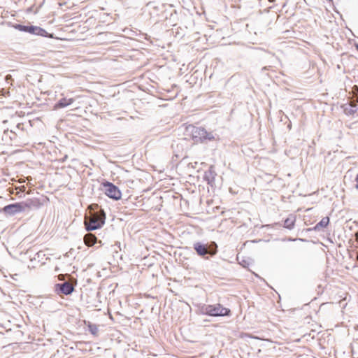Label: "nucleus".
I'll list each match as a JSON object with an SVG mask.
<instances>
[{"label":"nucleus","mask_w":358,"mask_h":358,"mask_svg":"<svg viewBox=\"0 0 358 358\" xmlns=\"http://www.w3.org/2000/svg\"><path fill=\"white\" fill-rule=\"evenodd\" d=\"M106 215L101 210L97 212L90 211L85 217V225L87 231L100 229L105 223Z\"/></svg>","instance_id":"1"},{"label":"nucleus","mask_w":358,"mask_h":358,"mask_svg":"<svg viewBox=\"0 0 358 358\" xmlns=\"http://www.w3.org/2000/svg\"><path fill=\"white\" fill-rule=\"evenodd\" d=\"M217 136L213 132L208 131L203 127H194L192 130V138L196 143L215 141Z\"/></svg>","instance_id":"2"},{"label":"nucleus","mask_w":358,"mask_h":358,"mask_svg":"<svg viewBox=\"0 0 358 358\" xmlns=\"http://www.w3.org/2000/svg\"><path fill=\"white\" fill-rule=\"evenodd\" d=\"M201 311L203 314L215 317L225 316L230 314V310L224 308L220 303L216 305H206L202 307Z\"/></svg>","instance_id":"3"},{"label":"nucleus","mask_w":358,"mask_h":358,"mask_svg":"<svg viewBox=\"0 0 358 358\" xmlns=\"http://www.w3.org/2000/svg\"><path fill=\"white\" fill-rule=\"evenodd\" d=\"M193 248L198 255L204 257L206 255H215L217 253V246L215 242H213L210 245L196 242L194 243Z\"/></svg>","instance_id":"4"},{"label":"nucleus","mask_w":358,"mask_h":358,"mask_svg":"<svg viewBox=\"0 0 358 358\" xmlns=\"http://www.w3.org/2000/svg\"><path fill=\"white\" fill-rule=\"evenodd\" d=\"M103 190L108 197L114 200H119L121 198L122 194L119 188L111 182L103 183Z\"/></svg>","instance_id":"5"},{"label":"nucleus","mask_w":358,"mask_h":358,"mask_svg":"<svg viewBox=\"0 0 358 358\" xmlns=\"http://www.w3.org/2000/svg\"><path fill=\"white\" fill-rule=\"evenodd\" d=\"M55 290L58 294L69 295L74 291L73 285L69 282L56 284Z\"/></svg>","instance_id":"6"},{"label":"nucleus","mask_w":358,"mask_h":358,"mask_svg":"<svg viewBox=\"0 0 358 358\" xmlns=\"http://www.w3.org/2000/svg\"><path fill=\"white\" fill-rule=\"evenodd\" d=\"M2 211L8 215H13L15 214L24 212L23 207L22 205V203H15L13 204H9L8 206H6L3 209Z\"/></svg>","instance_id":"7"},{"label":"nucleus","mask_w":358,"mask_h":358,"mask_svg":"<svg viewBox=\"0 0 358 358\" xmlns=\"http://www.w3.org/2000/svg\"><path fill=\"white\" fill-rule=\"evenodd\" d=\"M15 27L20 31L36 35H43V33L45 32L44 29L36 26H24L22 24H16Z\"/></svg>","instance_id":"8"},{"label":"nucleus","mask_w":358,"mask_h":358,"mask_svg":"<svg viewBox=\"0 0 358 358\" xmlns=\"http://www.w3.org/2000/svg\"><path fill=\"white\" fill-rule=\"evenodd\" d=\"M23 210L25 211L26 210H30V209H36L38 208L41 206V203L40 200L37 198L34 199H27L25 201L21 202Z\"/></svg>","instance_id":"9"},{"label":"nucleus","mask_w":358,"mask_h":358,"mask_svg":"<svg viewBox=\"0 0 358 358\" xmlns=\"http://www.w3.org/2000/svg\"><path fill=\"white\" fill-rule=\"evenodd\" d=\"M296 216L294 215H289L287 218L284 221L283 227L289 230L294 229L296 222Z\"/></svg>","instance_id":"10"},{"label":"nucleus","mask_w":358,"mask_h":358,"mask_svg":"<svg viewBox=\"0 0 358 358\" xmlns=\"http://www.w3.org/2000/svg\"><path fill=\"white\" fill-rule=\"evenodd\" d=\"M73 102V99H66L63 98L60 99L58 103L55 105V108H64L71 105Z\"/></svg>","instance_id":"11"},{"label":"nucleus","mask_w":358,"mask_h":358,"mask_svg":"<svg viewBox=\"0 0 358 358\" xmlns=\"http://www.w3.org/2000/svg\"><path fill=\"white\" fill-rule=\"evenodd\" d=\"M329 222V218L328 217H323L314 227L315 231H320L323 228H325Z\"/></svg>","instance_id":"12"},{"label":"nucleus","mask_w":358,"mask_h":358,"mask_svg":"<svg viewBox=\"0 0 358 358\" xmlns=\"http://www.w3.org/2000/svg\"><path fill=\"white\" fill-rule=\"evenodd\" d=\"M96 241V237L92 234H87L84 237L85 243L88 246L93 245Z\"/></svg>","instance_id":"13"},{"label":"nucleus","mask_w":358,"mask_h":358,"mask_svg":"<svg viewBox=\"0 0 358 358\" xmlns=\"http://www.w3.org/2000/svg\"><path fill=\"white\" fill-rule=\"evenodd\" d=\"M88 329L90 331V333L94 336H96L99 332L98 327L96 324H89Z\"/></svg>","instance_id":"14"},{"label":"nucleus","mask_w":358,"mask_h":358,"mask_svg":"<svg viewBox=\"0 0 358 358\" xmlns=\"http://www.w3.org/2000/svg\"><path fill=\"white\" fill-rule=\"evenodd\" d=\"M355 188L358 189V174L356 176L355 179Z\"/></svg>","instance_id":"15"},{"label":"nucleus","mask_w":358,"mask_h":358,"mask_svg":"<svg viewBox=\"0 0 358 358\" xmlns=\"http://www.w3.org/2000/svg\"><path fill=\"white\" fill-rule=\"evenodd\" d=\"M11 78V76L10 75H8L6 77V80H10Z\"/></svg>","instance_id":"16"},{"label":"nucleus","mask_w":358,"mask_h":358,"mask_svg":"<svg viewBox=\"0 0 358 358\" xmlns=\"http://www.w3.org/2000/svg\"><path fill=\"white\" fill-rule=\"evenodd\" d=\"M356 112V109H352V113H355Z\"/></svg>","instance_id":"17"},{"label":"nucleus","mask_w":358,"mask_h":358,"mask_svg":"<svg viewBox=\"0 0 358 358\" xmlns=\"http://www.w3.org/2000/svg\"><path fill=\"white\" fill-rule=\"evenodd\" d=\"M273 1H274V0H269V1H271V2Z\"/></svg>","instance_id":"18"},{"label":"nucleus","mask_w":358,"mask_h":358,"mask_svg":"<svg viewBox=\"0 0 358 358\" xmlns=\"http://www.w3.org/2000/svg\"><path fill=\"white\" fill-rule=\"evenodd\" d=\"M357 50H358V45H357Z\"/></svg>","instance_id":"19"},{"label":"nucleus","mask_w":358,"mask_h":358,"mask_svg":"<svg viewBox=\"0 0 358 358\" xmlns=\"http://www.w3.org/2000/svg\"><path fill=\"white\" fill-rule=\"evenodd\" d=\"M357 260H358V254H357Z\"/></svg>","instance_id":"20"}]
</instances>
